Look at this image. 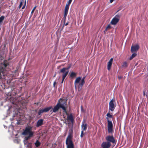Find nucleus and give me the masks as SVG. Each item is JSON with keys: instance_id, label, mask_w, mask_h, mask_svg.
<instances>
[{"instance_id": "1", "label": "nucleus", "mask_w": 148, "mask_h": 148, "mask_svg": "<svg viewBox=\"0 0 148 148\" xmlns=\"http://www.w3.org/2000/svg\"><path fill=\"white\" fill-rule=\"evenodd\" d=\"M21 96L16 98H10V101L13 104H14L17 106L22 104L23 103V101L20 99Z\"/></svg>"}, {"instance_id": "2", "label": "nucleus", "mask_w": 148, "mask_h": 148, "mask_svg": "<svg viewBox=\"0 0 148 148\" xmlns=\"http://www.w3.org/2000/svg\"><path fill=\"white\" fill-rule=\"evenodd\" d=\"M57 104H58L60 108H61L64 111V112L66 114H67V112L66 111V108L65 106L66 105L67 103L66 101H64V102L63 103V104L61 103L60 102V100H59Z\"/></svg>"}, {"instance_id": "3", "label": "nucleus", "mask_w": 148, "mask_h": 148, "mask_svg": "<svg viewBox=\"0 0 148 148\" xmlns=\"http://www.w3.org/2000/svg\"><path fill=\"white\" fill-rule=\"evenodd\" d=\"M108 122V129L109 133H112L113 132V124L112 122L110 121L108 117L106 118Z\"/></svg>"}, {"instance_id": "4", "label": "nucleus", "mask_w": 148, "mask_h": 148, "mask_svg": "<svg viewBox=\"0 0 148 148\" xmlns=\"http://www.w3.org/2000/svg\"><path fill=\"white\" fill-rule=\"evenodd\" d=\"M31 127H26L25 131L23 133V134L25 135H29L30 136H32L33 135V133L32 131H31Z\"/></svg>"}, {"instance_id": "5", "label": "nucleus", "mask_w": 148, "mask_h": 148, "mask_svg": "<svg viewBox=\"0 0 148 148\" xmlns=\"http://www.w3.org/2000/svg\"><path fill=\"white\" fill-rule=\"evenodd\" d=\"M115 102L114 99H112L110 102L109 104V109L111 111H113L115 108V106L114 103Z\"/></svg>"}, {"instance_id": "6", "label": "nucleus", "mask_w": 148, "mask_h": 148, "mask_svg": "<svg viewBox=\"0 0 148 148\" xmlns=\"http://www.w3.org/2000/svg\"><path fill=\"white\" fill-rule=\"evenodd\" d=\"M53 107L52 106L49 107H47L44 109H42L39 110L38 112V114L39 115H40L41 114L44 112H47L49 111L50 110L52 109Z\"/></svg>"}, {"instance_id": "7", "label": "nucleus", "mask_w": 148, "mask_h": 148, "mask_svg": "<svg viewBox=\"0 0 148 148\" xmlns=\"http://www.w3.org/2000/svg\"><path fill=\"white\" fill-rule=\"evenodd\" d=\"M106 140L110 143H112L113 144H116V141L114 138L113 136H108L106 137Z\"/></svg>"}, {"instance_id": "8", "label": "nucleus", "mask_w": 148, "mask_h": 148, "mask_svg": "<svg viewBox=\"0 0 148 148\" xmlns=\"http://www.w3.org/2000/svg\"><path fill=\"white\" fill-rule=\"evenodd\" d=\"M72 136L71 134H69L67 137L66 140V144L67 145V146L70 145L71 144H72V145H73V142L71 140Z\"/></svg>"}, {"instance_id": "9", "label": "nucleus", "mask_w": 148, "mask_h": 148, "mask_svg": "<svg viewBox=\"0 0 148 148\" xmlns=\"http://www.w3.org/2000/svg\"><path fill=\"white\" fill-rule=\"evenodd\" d=\"M86 77H83L82 79H81V82L79 83L78 85V89L79 91L81 90L82 88V86L85 83L84 79Z\"/></svg>"}, {"instance_id": "10", "label": "nucleus", "mask_w": 148, "mask_h": 148, "mask_svg": "<svg viewBox=\"0 0 148 148\" xmlns=\"http://www.w3.org/2000/svg\"><path fill=\"white\" fill-rule=\"evenodd\" d=\"M111 145V143L109 142H104L101 144V147L103 148H109Z\"/></svg>"}, {"instance_id": "11", "label": "nucleus", "mask_w": 148, "mask_h": 148, "mask_svg": "<svg viewBox=\"0 0 148 148\" xmlns=\"http://www.w3.org/2000/svg\"><path fill=\"white\" fill-rule=\"evenodd\" d=\"M139 48V46L138 45H132L131 47V52L132 53H134L136 52L138 50Z\"/></svg>"}, {"instance_id": "12", "label": "nucleus", "mask_w": 148, "mask_h": 148, "mask_svg": "<svg viewBox=\"0 0 148 148\" xmlns=\"http://www.w3.org/2000/svg\"><path fill=\"white\" fill-rule=\"evenodd\" d=\"M81 79V78L80 77H79L76 78L74 83L75 86L76 88V87L78 88V85L79 84H78Z\"/></svg>"}, {"instance_id": "13", "label": "nucleus", "mask_w": 148, "mask_h": 148, "mask_svg": "<svg viewBox=\"0 0 148 148\" xmlns=\"http://www.w3.org/2000/svg\"><path fill=\"white\" fill-rule=\"evenodd\" d=\"M67 115V120L70 121L72 123H73L74 121V119L73 118V115L72 114L69 115L68 114H66Z\"/></svg>"}, {"instance_id": "14", "label": "nucleus", "mask_w": 148, "mask_h": 148, "mask_svg": "<svg viewBox=\"0 0 148 148\" xmlns=\"http://www.w3.org/2000/svg\"><path fill=\"white\" fill-rule=\"evenodd\" d=\"M113 60V58H111L109 61L108 63L107 69L108 70H110L111 69L112 64Z\"/></svg>"}, {"instance_id": "15", "label": "nucleus", "mask_w": 148, "mask_h": 148, "mask_svg": "<svg viewBox=\"0 0 148 148\" xmlns=\"http://www.w3.org/2000/svg\"><path fill=\"white\" fill-rule=\"evenodd\" d=\"M119 21V19L114 18L111 22V23L112 25L116 24Z\"/></svg>"}, {"instance_id": "16", "label": "nucleus", "mask_w": 148, "mask_h": 148, "mask_svg": "<svg viewBox=\"0 0 148 148\" xmlns=\"http://www.w3.org/2000/svg\"><path fill=\"white\" fill-rule=\"evenodd\" d=\"M60 108L58 104L57 103V105L54 107L53 110V112H56L58 111L59 109Z\"/></svg>"}, {"instance_id": "17", "label": "nucleus", "mask_w": 148, "mask_h": 148, "mask_svg": "<svg viewBox=\"0 0 148 148\" xmlns=\"http://www.w3.org/2000/svg\"><path fill=\"white\" fill-rule=\"evenodd\" d=\"M87 124L85 122V121H84L82 123V129L83 130H85L87 129Z\"/></svg>"}, {"instance_id": "18", "label": "nucleus", "mask_w": 148, "mask_h": 148, "mask_svg": "<svg viewBox=\"0 0 148 148\" xmlns=\"http://www.w3.org/2000/svg\"><path fill=\"white\" fill-rule=\"evenodd\" d=\"M44 120L42 119H40L38 121V127L41 126L43 124Z\"/></svg>"}, {"instance_id": "19", "label": "nucleus", "mask_w": 148, "mask_h": 148, "mask_svg": "<svg viewBox=\"0 0 148 148\" xmlns=\"http://www.w3.org/2000/svg\"><path fill=\"white\" fill-rule=\"evenodd\" d=\"M71 67V66H69L67 68H64L61 69L59 73H64L67 70H68Z\"/></svg>"}, {"instance_id": "20", "label": "nucleus", "mask_w": 148, "mask_h": 148, "mask_svg": "<svg viewBox=\"0 0 148 148\" xmlns=\"http://www.w3.org/2000/svg\"><path fill=\"white\" fill-rule=\"evenodd\" d=\"M3 65L4 66V67H2V66H1L3 68V71H2V72L0 73L1 75H0V79H1V73H2V74H3V71H4V69L5 67H7L8 66V64L7 63H5V62H4L3 64Z\"/></svg>"}, {"instance_id": "21", "label": "nucleus", "mask_w": 148, "mask_h": 148, "mask_svg": "<svg viewBox=\"0 0 148 148\" xmlns=\"http://www.w3.org/2000/svg\"><path fill=\"white\" fill-rule=\"evenodd\" d=\"M111 28V25H108L104 31V34H105L107 32V31L108 30L110 29Z\"/></svg>"}, {"instance_id": "22", "label": "nucleus", "mask_w": 148, "mask_h": 148, "mask_svg": "<svg viewBox=\"0 0 148 148\" xmlns=\"http://www.w3.org/2000/svg\"><path fill=\"white\" fill-rule=\"evenodd\" d=\"M69 73V71H65L64 73H63V74L62 75V78L63 79H65L66 77V76L67 75H68Z\"/></svg>"}, {"instance_id": "23", "label": "nucleus", "mask_w": 148, "mask_h": 148, "mask_svg": "<svg viewBox=\"0 0 148 148\" xmlns=\"http://www.w3.org/2000/svg\"><path fill=\"white\" fill-rule=\"evenodd\" d=\"M137 55V54L136 53H133L132 56L130 57V60H132Z\"/></svg>"}, {"instance_id": "24", "label": "nucleus", "mask_w": 148, "mask_h": 148, "mask_svg": "<svg viewBox=\"0 0 148 148\" xmlns=\"http://www.w3.org/2000/svg\"><path fill=\"white\" fill-rule=\"evenodd\" d=\"M69 5H68L66 4V6L65 7V9H64V12H68Z\"/></svg>"}, {"instance_id": "25", "label": "nucleus", "mask_w": 148, "mask_h": 148, "mask_svg": "<svg viewBox=\"0 0 148 148\" xmlns=\"http://www.w3.org/2000/svg\"><path fill=\"white\" fill-rule=\"evenodd\" d=\"M128 66L127 62H123L122 64V66L124 68H126Z\"/></svg>"}, {"instance_id": "26", "label": "nucleus", "mask_w": 148, "mask_h": 148, "mask_svg": "<svg viewBox=\"0 0 148 148\" xmlns=\"http://www.w3.org/2000/svg\"><path fill=\"white\" fill-rule=\"evenodd\" d=\"M76 75V74L73 72L71 73L70 76L71 77L73 78L74 77H75Z\"/></svg>"}, {"instance_id": "27", "label": "nucleus", "mask_w": 148, "mask_h": 148, "mask_svg": "<svg viewBox=\"0 0 148 148\" xmlns=\"http://www.w3.org/2000/svg\"><path fill=\"white\" fill-rule=\"evenodd\" d=\"M24 0H21V2L20 3V4L19 5V6L18 7V8L19 9H20L21 8V7L22 6V5H23V3H24Z\"/></svg>"}, {"instance_id": "28", "label": "nucleus", "mask_w": 148, "mask_h": 148, "mask_svg": "<svg viewBox=\"0 0 148 148\" xmlns=\"http://www.w3.org/2000/svg\"><path fill=\"white\" fill-rule=\"evenodd\" d=\"M121 15V14H117L115 16L114 18H117L119 20Z\"/></svg>"}, {"instance_id": "29", "label": "nucleus", "mask_w": 148, "mask_h": 148, "mask_svg": "<svg viewBox=\"0 0 148 148\" xmlns=\"http://www.w3.org/2000/svg\"><path fill=\"white\" fill-rule=\"evenodd\" d=\"M5 18L4 16H2L1 17H0V23H1Z\"/></svg>"}, {"instance_id": "30", "label": "nucleus", "mask_w": 148, "mask_h": 148, "mask_svg": "<svg viewBox=\"0 0 148 148\" xmlns=\"http://www.w3.org/2000/svg\"><path fill=\"white\" fill-rule=\"evenodd\" d=\"M67 148H74V145L71 144L67 146Z\"/></svg>"}, {"instance_id": "31", "label": "nucleus", "mask_w": 148, "mask_h": 148, "mask_svg": "<svg viewBox=\"0 0 148 148\" xmlns=\"http://www.w3.org/2000/svg\"><path fill=\"white\" fill-rule=\"evenodd\" d=\"M107 116L110 118H112V115L110 114L109 112H108L106 114Z\"/></svg>"}, {"instance_id": "32", "label": "nucleus", "mask_w": 148, "mask_h": 148, "mask_svg": "<svg viewBox=\"0 0 148 148\" xmlns=\"http://www.w3.org/2000/svg\"><path fill=\"white\" fill-rule=\"evenodd\" d=\"M32 136H30L29 135L28 136H26L25 137V140H28L29 139L30 137H32Z\"/></svg>"}, {"instance_id": "33", "label": "nucleus", "mask_w": 148, "mask_h": 148, "mask_svg": "<svg viewBox=\"0 0 148 148\" xmlns=\"http://www.w3.org/2000/svg\"><path fill=\"white\" fill-rule=\"evenodd\" d=\"M59 100H60V101H60L61 102V103L62 104H63V103L64 102V101H66V100H65L62 99V98H60Z\"/></svg>"}, {"instance_id": "34", "label": "nucleus", "mask_w": 148, "mask_h": 148, "mask_svg": "<svg viewBox=\"0 0 148 148\" xmlns=\"http://www.w3.org/2000/svg\"><path fill=\"white\" fill-rule=\"evenodd\" d=\"M28 140H24V144L25 145H26V146H27V143H28Z\"/></svg>"}, {"instance_id": "35", "label": "nucleus", "mask_w": 148, "mask_h": 148, "mask_svg": "<svg viewBox=\"0 0 148 148\" xmlns=\"http://www.w3.org/2000/svg\"><path fill=\"white\" fill-rule=\"evenodd\" d=\"M68 12H64V17L65 18H66V17L67 15Z\"/></svg>"}, {"instance_id": "36", "label": "nucleus", "mask_w": 148, "mask_h": 148, "mask_svg": "<svg viewBox=\"0 0 148 148\" xmlns=\"http://www.w3.org/2000/svg\"><path fill=\"white\" fill-rule=\"evenodd\" d=\"M72 0H69L68 2H67V4L69 5L71 3L72 1Z\"/></svg>"}, {"instance_id": "37", "label": "nucleus", "mask_w": 148, "mask_h": 148, "mask_svg": "<svg viewBox=\"0 0 148 148\" xmlns=\"http://www.w3.org/2000/svg\"><path fill=\"white\" fill-rule=\"evenodd\" d=\"M36 6H35L33 10H32V12H31V14H32L33 12H34V10H35L36 8Z\"/></svg>"}, {"instance_id": "38", "label": "nucleus", "mask_w": 148, "mask_h": 148, "mask_svg": "<svg viewBox=\"0 0 148 148\" xmlns=\"http://www.w3.org/2000/svg\"><path fill=\"white\" fill-rule=\"evenodd\" d=\"M84 136V131L83 130H82L81 132V138L83 137Z\"/></svg>"}, {"instance_id": "39", "label": "nucleus", "mask_w": 148, "mask_h": 148, "mask_svg": "<svg viewBox=\"0 0 148 148\" xmlns=\"http://www.w3.org/2000/svg\"><path fill=\"white\" fill-rule=\"evenodd\" d=\"M66 18H65V17H64L62 19V20H63L64 21V24H65V23Z\"/></svg>"}, {"instance_id": "40", "label": "nucleus", "mask_w": 148, "mask_h": 148, "mask_svg": "<svg viewBox=\"0 0 148 148\" xmlns=\"http://www.w3.org/2000/svg\"><path fill=\"white\" fill-rule=\"evenodd\" d=\"M0 58L1 59H2L3 58V56H2V54H1V53H0Z\"/></svg>"}, {"instance_id": "41", "label": "nucleus", "mask_w": 148, "mask_h": 148, "mask_svg": "<svg viewBox=\"0 0 148 148\" xmlns=\"http://www.w3.org/2000/svg\"><path fill=\"white\" fill-rule=\"evenodd\" d=\"M25 5H26V2H25L24 5L22 7V9H24L25 8Z\"/></svg>"}, {"instance_id": "42", "label": "nucleus", "mask_w": 148, "mask_h": 148, "mask_svg": "<svg viewBox=\"0 0 148 148\" xmlns=\"http://www.w3.org/2000/svg\"><path fill=\"white\" fill-rule=\"evenodd\" d=\"M122 78H123V77L122 76H119L118 77V78L119 79H121Z\"/></svg>"}, {"instance_id": "43", "label": "nucleus", "mask_w": 148, "mask_h": 148, "mask_svg": "<svg viewBox=\"0 0 148 148\" xmlns=\"http://www.w3.org/2000/svg\"><path fill=\"white\" fill-rule=\"evenodd\" d=\"M40 143L38 140V147L40 145Z\"/></svg>"}, {"instance_id": "44", "label": "nucleus", "mask_w": 148, "mask_h": 148, "mask_svg": "<svg viewBox=\"0 0 148 148\" xmlns=\"http://www.w3.org/2000/svg\"><path fill=\"white\" fill-rule=\"evenodd\" d=\"M145 92H146V90H144L143 91V95L144 96H145Z\"/></svg>"}, {"instance_id": "45", "label": "nucleus", "mask_w": 148, "mask_h": 148, "mask_svg": "<svg viewBox=\"0 0 148 148\" xmlns=\"http://www.w3.org/2000/svg\"><path fill=\"white\" fill-rule=\"evenodd\" d=\"M36 146L37 147V140H36V142L35 143Z\"/></svg>"}, {"instance_id": "46", "label": "nucleus", "mask_w": 148, "mask_h": 148, "mask_svg": "<svg viewBox=\"0 0 148 148\" xmlns=\"http://www.w3.org/2000/svg\"><path fill=\"white\" fill-rule=\"evenodd\" d=\"M56 82H54V83H53V86H54V87H55V85H56Z\"/></svg>"}, {"instance_id": "47", "label": "nucleus", "mask_w": 148, "mask_h": 148, "mask_svg": "<svg viewBox=\"0 0 148 148\" xmlns=\"http://www.w3.org/2000/svg\"><path fill=\"white\" fill-rule=\"evenodd\" d=\"M64 79H63V78H62V82H61V83L62 84L63 83Z\"/></svg>"}, {"instance_id": "48", "label": "nucleus", "mask_w": 148, "mask_h": 148, "mask_svg": "<svg viewBox=\"0 0 148 148\" xmlns=\"http://www.w3.org/2000/svg\"><path fill=\"white\" fill-rule=\"evenodd\" d=\"M56 73H57L56 72H55V74H54V76L53 77H55L56 76Z\"/></svg>"}, {"instance_id": "49", "label": "nucleus", "mask_w": 148, "mask_h": 148, "mask_svg": "<svg viewBox=\"0 0 148 148\" xmlns=\"http://www.w3.org/2000/svg\"><path fill=\"white\" fill-rule=\"evenodd\" d=\"M114 0H110V2L111 3H112L113 1H114Z\"/></svg>"}, {"instance_id": "50", "label": "nucleus", "mask_w": 148, "mask_h": 148, "mask_svg": "<svg viewBox=\"0 0 148 148\" xmlns=\"http://www.w3.org/2000/svg\"><path fill=\"white\" fill-rule=\"evenodd\" d=\"M68 23H67L65 24V23L64 24H65V25H68Z\"/></svg>"}, {"instance_id": "51", "label": "nucleus", "mask_w": 148, "mask_h": 148, "mask_svg": "<svg viewBox=\"0 0 148 148\" xmlns=\"http://www.w3.org/2000/svg\"><path fill=\"white\" fill-rule=\"evenodd\" d=\"M119 10H118V11H117V12H116V13L117 12H118Z\"/></svg>"}, {"instance_id": "52", "label": "nucleus", "mask_w": 148, "mask_h": 148, "mask_svg": "<svg viewBox=\"0 0 148 148\" xmlns=\"http://www.w3.org/2000/svg\"><path fill=\"white\" fill-rule=\"evenodd\" d=\"M29 145H30V146H31V144H29Z\"/></svg>"}, {"instance_id": "53", "label": "nucleus", "mask_w": 148, "mask_h": 148, "mask_svg": "<svg viewBox=\"0 0 148 148\" xmlns=\"http://www.w3.org/2000/svg\"><path fill=\"white\" fill-rule=\"evenodd\" d=\"M36 126L37 127V124L36 125Z\"/></svg>"}]
</instances>
